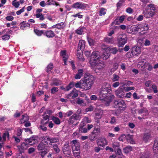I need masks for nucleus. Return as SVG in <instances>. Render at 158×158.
Wrapping results in <instances>:
<instances>
[{"mask_svg": "<svg viewBox=\"0 0 158 158\" xmlns=\"http://www.w3.org/2000/svg\"><path fill=\"white\" fill-rule=\"evenodd\" d=\"M114 104L116 107H122L124 105V101L122 99H117L115 100Z\"/></svg>", "mask_w": 158, "mask_h": 158, "instance_id": "nucleus-10", "label": "nucleus"}, {"mask_svg": "<svg viewBox=\"0 0 158 158\" xmlns=\"http://www.w3.org/2000/svg\"><path fill=\"white\" fill-rule=\"evenodd\" d=\"M56 24L57 29H63L65 27V24L64 22H61Z\"/></svg>", "mask_w": 158, "mask_h": 158, "instance_id": "nucleus-28", "label": "nucleus"}, {"mask_svg": "<svg viewBox=\"0 0 158 158\" xmlns=\"http://www.w3.org/2000/svg\"><path fill=\"white\" fill-rule=\"evenodd\" d=\"M125 137L128 142L131 143H134L133 135L128 134Z\"/></svg>", "mask_w": 158, "mask_h": 158, "instance_id": "nucleus-19", "label": "nucleus"}, {"mask_svg": "<svg viewBox=\"0 0 158 158\" xmlns=\"http://www.w3.org/2000/svg\"><path fill=\"white\" fill-rule=\"evenodd\" d=\"M97 144L100 146L103 147L107 144V142L105 139H100L98 140Z\"/></svg>", "mask_w": 158, "mask_h": 158, "instance_id": "nucleus-15", "label": "nucleus"}, {"mask_svg": "<svg viewBox=\"0 0 158 158\" xmlns=\"http://www.w3.org/2000/svg\"><path fill=\"white\" fill-rule=\"evenodd\" d=\"M125 18L126 16L124 15L117 17L115 20L111 23V26L118 25L122 23Z\"/></svg>", "mask_w": 158, "mask_h": 158, "instance_id": "nucleus-6", "label": "nucleus"}, {"mask_svg": "<svg viewBox=\"0 0 158 158\" xmlns=\"http://www.w3.org/2000/svg\"><path fill=\"white\" fill-rule=\"evenodd\" d=\"M2 38L3 40H7L10 39V35L8 34L4 35L2 36Z\"/></svg>", "mask_w": 158, "mask_h": 158, "instance_id": "nucleus-50", "label": "nucleus"}, {"mask_svg": "<svg viewBox=\"0 0 158 158\" xmlns=\"http://www.w3.org/2000/svg\"><path fill=\"white\" fill-rule=\"evenodd\" d=\"M85 42L83 40H80L79 42L78 48L77 49V52L79 51L80 50H83L85 48Z\"/></svg>", "mask_w": 158, "mask_h": 158, "instance_id": "nucleus-12", "label": "nucleus"}, {"mask_svg": "<svg viewBox=\"0 0 158 158\" xmlns=\"http://www.w3.org/2000/svg\"><path fill=\"white\" fill-rule=\"evenodd\" d=\"M150 137V135L148 133H145L143 137V140L146 142L148 140Z\"/></svg>", "mask_w": 158, "mask_h": 158, "instance_id": "nucleus-42", "label": "nucleus"}, {"mask_svg": "<svg viewBox=\"0 0 158 158\" xmlns=\"http://www.w3.org/2000/svg\"><path fill=\"white\" fill-rule=\"evenodd\" d=\"M43 116V118L41 121V123L43 125H44L48 123L50 116L47 115H44Z\"/></svg>", "mask_w": 158, "mask_h": 158, "instance_id": "nucleus-14", "label": "nucleus"}, {"mask_svg": "<svg viewBox=\"0 0 158 158\" xmlns=\"http://www.w3.org/2000/svg\"><path fill=\"white\" fill-rule=\"evenodd\" d=\"M133 52L135 55L138 56L140 53V50L139 48L136 47V48H135L134 50H133Z\"/></svg>", "mask_w": 158, "mask_h": 158, "instance_id": "nucleus-35", "label": "nucleus"}, {"mask_svg": "<svg viewBox=\"0 0 158 158\" xmlns=\"http://www.w3.org/2000/svg\"><path fill=\"white\" fill-rule=\"evenodd\" d=\"M88 6V4L81 2H77L73 4L72 7L76 9L84 10Z\"/></svg>", "mask_w": 158, "mask_h": 158, "instance_id": "nucleus-5", "label": "nucleus"}, {"mask_svg": "<svg viewBox=\"0 0 158 158\" xmlns=\"http://www.w3.org/2000/svg\"><path fill=\"white\" fill-rule=\"evenodd\" d=\"M126 11L127 13L131 14L133 12V10L131 7H128L126 9Z\"/></svg>", "mask_w": 158, "mask_h": 158, "instance_id": "nucleus-62", "label": "nucleus"}, {"mask_svg": "<svg viewBox=\"0 0 158 158\" xmlns=\"http://www.w3.org/2000/svg\"><path fill=\"white\" fill-rule=\"evenodd\" d=\"M110 54L105 52L103 53L102 56L103 60H106L108 58Z\"/></svg>", "mask_w": 158, "mask_h": 158, "instance_id": "nucleus-48", "label": "nucleus"}, {"mask_svg": "<svg viewBox=\"0 0 158 158\" xmlns=\"http://www.w3.org/2000/svg\"><path fill=\"white\" fill-rule=\"evenodd\" d=\"M94 77L90 74H85L84 80L81 79L80 81L75 83V87L80 88L82 91H86L89 89L94 83Z\"/></svg>", "mask_w": 158, "mask_h": 158, "instance_id": "nucleus-1", "label": "nucleus"}, {"mask_svg": "<svg viewBox=\"0 0 158 158\" xmlns=\"http://www.w3.org/2000/svg\"><path fill=\"white\" fill-rule=\"evenodd\" d=\"M108 50L109 51L110 53L113 54H116L118 52V50L116 47L109 48H108Z\"/></svg>", "mask_w": 158, "mask_h": 158, "instance_id": "nucleus-26", "label": "nucleus"}, {"mask_svg": "<svg viewBox=\"0 0 158 158\" xmlns=\"http://www.w3.org/2000/svg\"><path fill=\"white\" fill-rule=\"evenodd\" d=\"M100 56L99 53L98 52L95 51L93 52L91 55L90 60V64L94 65L95 63V62L98 60H99Z\"/></svg>", "mask_w": 158, "mask_h": 158, "instance_id": "nucleus-4", "label": "nucleus"}, {"mask_svg": "<svg viewBox=\"0 0 158 158\" xmlns=\"http://www.w3.org/2000/svg\"><path fill=\"white\" fill-rule=\"evenodd\" d=\"M84 126H83L82 124H81L79 130L80 131L83 132L84 133H86L87 132V130L85 128H83V127Z\"/></svg>", "mask_w": 158, "mask_h": 158, "instance_id": "nucleus-44", "label": "nucleus"}, {"mask_svg": "<svg viewBox=\"0 0 158 158\" xmlns=\"http://www.w3.org/2000/svg\"><path fill=\"white\" fill-rule=\"evenodd\" d=\"M120 145L119 143H118L117 142H114L113 144V147L115 148H118L119 147Z\"/></svg>", "mask_w": 158, "mask_h": 158, "instance_id": "nucleus-64", "label": "nucleus"}, {"mask_svg": "<svg viewBox=\"0 0 158 158\" xmlns=\"http://www.w3.org/2000/svg\"><path fill=\"white\" fill-rule=\"evenodd\" d=\"M115 92L118 98H123L125 97V92L123 89L122 88L119 87L115 91Z\"/></svg>", "mask_w": 158, "mask_h": 158, "instance_id": "nucleus-8", "label": "nucleus"}, {"mask_svg": "<svg viewBox=\"0 0 158 158\" xmlns=\"http://www.w3.org/2000/svg\"><path fill=\"white\" fill-rule=\"evenodd\" d=\"M20 24L21 25L20 28L21 29L24 30L26 27H29L30 24L27 23H26L25 21L22 22Z\"/></svg>", "mask_w": 158, "mask_h": 158, "instance_id": "nucleus-20", "label": "nucleus"}, {"mask_svg": "<svg viewBox=\"0 0 158 158\" xmlns=\"http://www.w3.org/2000/svg\"><path fill=\"white\" fill-rule=\"evenodd\" d=\"M154 152L158 154V141L156 140L155 141L153 146Z\"/></svg>", "mask_w": 158, "mask_h": 158, "instance_id": "nucleus-21", "label": "nucleus"}, {"mask_svg": "<svg viewBox=\"0 0 158 158\" xmlns=\"http://www.w3.org/2000/svg\"><path fill=\"white\" fill-rule=\"evenodd\" d=\"M35 33L38 36H41L42 34L44 35V32L43 30H39L37 29H34Z\"/></svg>", "mask_w": 158, "mask_h": 158, "instance_id": "nucleus-29", "label": "nucleus"}, {"mask_svg": "<svg viewBox=\"0 0 158 158\" xmlns=\"http://www.w3.org/2000/svg\"><path fill=\"white\" fill-rule=\"evenodd\" d=\"M105 42L108 44H113L114 42L113 38H109V37H106L104 39Z\"/></svg>", "mask_w": 158, "mask_h": 158, "instance_id": "nucleus-23", "label": "nucleus"}, {"mask_svg": "<svg viewBox=\"0 0 158 158\" xmlns=\"http://www.w3.org/2000/svg\"><path fill=\"white\" fill-rule=\"evenodd\" d=\"M47 5H56V6H60V5L58 2L55 1H50V0H48L47 1Z\"/></svg>", "mask_w": 158, "mask_h": 158, "instance_id": "nucleus-22", "label": "nucleus"}, {"mask_svg": "<svg viewBox=\"0 0 158 158\" xmlns=\"http://www.w3.org/2000/svg\"><path fill=\"white\" fill-rule=\"evenodd\" d=\"M44 35L48 38H52L55 36V34L53 31L48 30L44 32Z\"/></svg>", "mask_w": 158, "mask_h": 158, "instance_id": "nucleus-11", "label": "nucleus"}, {"mask_svg": "<svg viewBox=\"0 0 158 158\" xmlns=\"http://www.w3.org/2000/svg\"><path fill=\"white\" fill-rule=\"evenodd\" d=\"M151 87L153 89L154 93H156L158 92V90L157 89V86L155 85H152Z\"/></svg>", "mask_w": 158, "mask_h": 158, "instance_id": "nucleus-55", "label": "nucleus"}, {"mask_svg": "<svg viewBox=\"0 0 158 158\" xmlns=\"http://www.w3.org/2000/svg\"><path fill=\"white\" fill-rule=\"evenodd\" d=\"M102 100L103 102L105 104L106 106H108L110 103L111 101V99H101Z\"/></svg>", "mask_w": 158, "mask_h": 158, "instance_id": "nucleus-51", "label": "nucleus"}, {"mask_svg": "<svg viewBox=\"0 0 158 158\" xmlns=\"http://www.w3.org/2000/svg\"><path fill=\"white\" fill-rule=\"evenodd\" d=\"M76 120L71 116L69 119V124H73L74 125H76L78 122L76 123H75Z\"/></svg>", "mask_w": 158, "mask_h": 158, "instance_id": "nucleus-32", "label": "nucleus"}, {"mask_svg": "<svg viewBox=\"0 0 158 158\" xmlns=\"http://www.w3.org/2000/svg\"><path fill=\"white\" fill-rule=\"evenodd\" d=\"M12 5L16 8H18L19 6V2H14L13 1Z\"/></svg>", "mask_w": 158, "mask_h": 158, "instance_id": "nucleus-63", "label": "nucleus"}, {"mask_svg": "<svg viewBox=\"0 0 158 158\" xmlns=\"http://www.w3.org/2000/svg\"><path fill=\"white\" fill-rule=\"evenodd\" d=\"M138 113L139 114H142L143 113L144 115H146L148 114V111L146 108H143L139 110Z\"/></svg>", "mask_w": 158, "mask_h": 158, "instance_id": "nucleus-27", "label": "nucleus"}, {"mask_svg": "<svg viewBox=\"0 0 158 158\" xmlns=\"http://www.w3.org/2000/svg\"><path fill=\"white\" fill-rule=\"evenodd\" d=\"M78 93L76 89L74 88L71 91V92L68 95V98L72 97L73 99H74L78 96Z\"/></svg>", "mask_w": 158, "mask_h": 158, "instance_id": "nucleus-13", "label": "nucleus"}, {"mask_svg": "<svg viewBox=\"0 0 158 158\" xmlns=\"http://www.w3.org/2000/svg\"><path fill=\"white\" fill-rule=\"evenodd\" d=\"M27 145L28 144L27 143H23L21 145L22 148L20 146H17L20 154H21L23 152V149H26L27 148Z\"/></svg>", "mask_w": 158, "mask_h": 158, "instance_id": "nucleus-17", "label": "nucleus"}, {"mask_svg": "<svg viewBox=\"0 0 158 158\" xmlns=\"http://www.w3.org/2000/svg\"><path fill=\"white\" fill-rule=\"evenodd\" d=\"M52 81L53 82L50 84L51 86H59L60 85L62 84L61 81L57 78H54L52 80Z\"/></svg>", "mask_w": 158, "mask_h": 158, "instance_id": "nucleus-16", "label": "nucleus"}, {"mask_svg": "<svg viewBox=\"0 0 158 158\" xmlns=\"http://www.w3.org/2000/svg\"><path fill=\"white\" fill-rule=\"evenodd\" d=\"M47 152H48L47 151L44 150L39 152V154H40L41 157H43L47 153Z\"/></svg>", "mask_w": 158, "mask_h": 158, "instance_id": "nucleus-59", "label": "nucleus"}, {"mask_svg": "<svg viewBox=\"0 0 158 158\" xmlns=\"http://www.w3.org/2000/svg\"><path fill=\"white\" fill-rule=\"evenodd\" d=\"M73 117L76 121L80 120L81 118V116L80 114H77V113L74 114L72 116Z\"/></svg>", "mask_w": 158, "mask_h": 158, "instance_id": "nucleus-36", "label": "nucleus"}, {"mask_svg": "<svg viewBox=\"0 0 158 158\" xmlns=\"http://www.w3.org/2000/svg\"><path fill=\"white\" fill-rule=\"evenodd\" d=\"M58 88L57 87H53L51 89V93L55 94L58 91Z\"/></svg>", "mask_w": 158, "mask_h": 158, "instance_id": "nucleus-49", "label": "nucleus"}, {"mask_svg": "<svg viewBox=\"0 0 158 158\" xmlns=\"http://www.w3.org/2000/svg\"><path fill=\"white\" fill-rule=\"evenodd\" d=\"M106 10L104 8L102 7L100 8L99 12V14L100 16L104 15L106 13Z\"/></svg>", "mask_w": 158, "mask_h": 158, "instance_id": "nucleus-33", "label": "nucleus"}, {"mask_svg": "<svg viewBox=\"0 0 158 158\" xmlns=\"http://www.w3.org/2000/svg\"><path fill=\"white\" fill-rule=\"evenodd\" d=\"M25 8V7L24 6L20 10L17 11L16 12L17 15H20L24 11Z\"/></svg>", "mask_w": 158, "mask_h": 158, "instance_id": "nucleus-58", "label": "nucleus"}, {"mask_svg": "<svg viewBox=\"0 0 158 158\" xmlns=\"http://www.w3.org/2000/svg\"><path fill=\"white\" fill-rule=\"evenodd\" d=\"M132 149V148L131 146H127L123 149V151L125 153H128L131 152Z\"/></svg>", "mask_w": 158, "mask_h": 158, "instance_id": "nucleus-31", "label": "nucleus"}, {"mask_svg": "<svg viewBox=\"0 0 158 158\" xmlns=\"http://www.w3.org/2000/svg\"><path fill=\"white\" fill-rule=\"evenodd\" d=\"M45 144L42 142L40 143L37 146V148L39 150H43L45 149Z\"/></svg>", "mask_w": 158, "mask_h": 158, "instance_id": "nucleus-30", "label": "nucleus"}, {"mask_svg": "<svg viewBox=\"0 0 158 158\" xmlns=\"http://www.w3.org/2000/svg\"><path fill=\"white\" fill-rule=\"evenodd\" d=\"M113 77L112 79V81L113 82L118 81L119 78V76L115 74H114L113 75Z\"/></svg>", "mask_w": 158, "mask_h": 158, "instance_id": "nucleus-47", "label": "nucleus"}, {"mask_svg": "<svg viewBox=\"0 0 158 158\" xmlns=\"http://www.w3.org/2000/svg\"><path fill=\"white\" fill-rule=\"evenodd\" d=\"M143 30H142V31L148 30L149 29V27H148V24L147 23H143Z\"/></svg>", "mask_w": 158, "mask_h": 158, "instance_id": "nucleus-52", "label": "nucleus"}, {"mask_svg": "<svg viewBox=\"0 0 158 158\" xmlns=\"http://www.w3.org/2000/svg\"><path fill=\"white\" fill-rule=\"evenodd\" d=\"M148 6L150 8V10L156 11V9L154 5L153 4H150L148 5Z\"/></svg>", "mask_w": 158, "mask_h": 158, "instance_id": "nucleus-60", "label": "nucleus"}, {"mask_svg": "<svg viewBox=\"0 0 158 158\" xmlns=\"http://www.w3.org/2000/svg\"><path fill=\"white\" fill-rule=\"evenodd\" d=\"M7 136V137H9V134L8 131H6L4 133L2 136V138L4 140H6V137Z\"/></svg>", "mask_w": 158, "mask_h": 158, "instance_id": "nucleus-56", "label": "nucleus"}, {"mask_svg": "<svg viewBox=\"0 0 158 158\" xmlns=\"http://www.w3.org/2000/svg\"><path fill=\"white\" fill-rule=\"evenodd\" d=\"M80 152H74V156L75 158H80L81 156L80 155Z\"/></svg>", "mask_w": 158, "mask_h": 158, "instance_id": "nucleus-57", "label": "nucleus"}, {"mask_svg": "<svg viewBox=\"0 0 158 158\" xmlns=\"http://www.w3.org/2000/svg\"><path fill=\"white\" fill-rule=\"evenodd\" d=\"M127 38L125 34L120 35L117 39L118 46L119 47H122L127 42Z\"/></svg>", "mask_w": 158, "mask_h": 158, "instance_id": "nucleus-2", "label": "nucleus"}, {"mask_svg": "<svg viewBox=\"0 0 158 158\" xmlns=\"http://www.w3.org/2000/svg\"><path fill=\"white\" fill-rule=\"evenodd\" d=\"M77 103L81 105L82 106H84L86 105L88 103L85 102L84 101H83L82 99H77Z\"/></svg>", "mask_w": 158, "mask_h": 158, "instance_id": "nucleus-34", "label": "nucleus"}, {"mask_svg": "<svg viewBox=\"0 0 158 158\" xmlns=\"http://www.w3.org/2000/svg\"><path fill=\"white\" fill-rule=\"evenodd\" d=\"M76 33L78 35H81L84 32L83 29L82 28H79L78 29L76 30L75 31Z\"/></svg>", "mask_w": 158, "mask_h": 158, "instance_id": "nucleus-43", "label": "nucleus"}, {"mask_svg": "<svg viewBox=\"0 0 158 158\" xmlns=\"http://www.w3.org/2000/svg\"><path fill=\"white\" fill-rule=\"evenodd\" d=\"M100 132V129L99 128H95L92 132V133L95 134H98Z\"/></svg>", "mask_w": 158, "mask_h": 158, "instance_id": "nucleus-54", "label": "nucleus"}, {"mask_svg": "<svg viewBox=\"0 0 158 158\" xmlns=\"http://www.w3.org/2000/svg\"><path fill=\"white\" fill-rule=\"evenodd\" d=\"M36 139L35 138V137H32L31 138L28 139H25V141L27 142H28L29 143H31L33 141H35L36 140Z\"/></svg>", "mask_w": 158, "mask_h": 158, "instance_id": "nucleus-41", "label": "nucleus"}, {"mask_svg": "<svg viewBox=\"0 0 158 158\" xmlns=\"http://www.w3.org/2000/svg\"><path fill=\"white\" fill-rule=\"evenodd\" d=\"M52 147L53 148V150L56 153H58L60 152V150L58 147V145L57 144L53 145Z\"/></svg>", "mask_w": 158, "mask_h": 158, "instance_id": "nucleus-39", "label": "nucleus"}, {"mask_svg": "<svg viewBox=\"0 0 158 158\" xmlns=\"http://www.w3.org/2000/svg\"><path fill=\"white\" fill-rule=\"evenodd\" d=\"M48 138H50L48 136H46L45 138L43 137V138H42V139L44 140L45 143H46L47 144L51 145V141H50V140H48Z\"/></svg>", "mask_w": 158, "mask_h": 158, "instance_id": "nucleus-46", "label": "nucleus"}, {"mask_svg": "<svg viewBox=\"0 0 158 158\" xmlns=\"http://www.w3.org/2000/svg\"><path fill=\"white\" fill-rule=\"evenodd\" d=\"M53 64L52 63H50L47 66L46 68V72L48 73H52L51 70L53 68Z\"/></svg>", "mask_w": 158, "mask_h": 158, "instance_id": "nucleus-18", "label": "nucleus"}, {"mask_svg": "<svg viewBox=\"0 0 158 158\" xmlns=\"http://www.w3.org/2000/svg\"><path fill=\"white\" fill-rule=\"evenodd\" d=\"M68 142H66L63 148L64 154L66 156H69L71 154V149L69 147Z\"/></svg>", "mask_w": 158, "mask_h": 158, "instance_id": "nucleus-7", "label": "nucleus"}, {"mask_svg": "<svg viewBox=\"0 0 158 158\" xmlns=\"http://www.w3.org/2000/svg\"><path fill=\"white\" fill-rule=\"evenodd\" d=\"M75 83L74 82H71L66 86L65 91H68L74 86H75Z\"/></svg>", "mask_w": 158, "mask_h": 158, "instance_id": "nucleus-24", "label": "nucleus"}, {"mask_svg": "<svg viewBox=\"0 0 158 158\" xmlns=\"http://www.w3.org/2000/svg\"><path fill=\"white\" fill-rule=\"evenodd\" d=\"M99 99H114V96L111 94H104L101 92L99 94Z\"/></svg>", "mask_w": 158, "mask_h": 158, "instance_id": "nucleus-9", "label": "nucleus"}, {"mask_svg": "<svg viewBox=\"0 0 158 158\" xmlns=\"http://www.w3.org/2000/svg\"><path fill=\"white\" fill-rule=\"evenodd\" d=\"M48 140L51 141V145H52V143H55L59 142V139L57 138H48Z\"/></svg>", "mask_w": 158, "mask_h": 158, "instance_id": "nucleus-45", "label": "nucleus"}, {"mask_svg": "<svg viewBox=\"0 0 158 158\" xmlns=\"http://www.w3.org/2000/svg\"><path fill=\"white\" fill-rule=\"evenodd\" d=\"M95 62V63L94 65H93L92 64H90V65L92 67L95 69V71H96L98 70H102L105 67V64L104 62L99 60H98Z\"/></svg>", "mask_w": 158, "mask_h": 158, "instance_id": "nucleus-3", "label": "nucleus"}, {"mask_svg": "<svg viewBox=\"0 0 158 158\" xmlns=\"http://www.w3.org/2000/svg\"><path fill=\"white\" fill-rule=\"evenodd\" d=\"M52 120L56 124H59L60 123V119L58 118L53 116L52 117Z\"/></svg>", "mask_w": 158, "mask_h": 158, "instance_id": "nucleus-37", "label": "nucleus"}, {"mask_svg": "<svg viewBox=\"0 0 158 158\" xmlns=\"http://www.w3.org/2000/svg\"><path fill=\"white\" fill-rule=\"evenodd\" d=\"M118 64L117 62H115L113 65V68L111 69V72H113L116 71L118 68Z\"/></svg>", "mask_w": 158, "mask_h": 158, "instance_id": "nucleus-38", "label": "nucleus"}, {"mask_svg": "<svg viewBox=\"0 0 158 158\" xmlns=\"http://www.w3.org/2000/svg\"><path fill=\"white\" fill-rule=\"evenodd\" d=\"M144 16L146 18H149L151 17V15L148 11H146L144 12Z\"/></svg>", "mask_w": 158, "mask_h": 158, "instance_id": "nucleus-61", "label": "nucleus"}, {"mask_svg": "<svg viewBox=\"0 0 158 158\" xmlns=\"http://www.w3.org/2000/svg\"><path fill=\"white\" fill-rule=\"evenodd\" d=\"M91 122V120L89 119L87 117H85L83 118V121L81 122V124H82L83 126H85L86 123H90Z\"/></svg>", "mask_w": 158, "mask_h": 158, "instance_id": "nucleus-25", "label": "nucleus"}, {"mask_svg": "<svg viewBox=\"0 0 158 158\" xmlns=\"http://www.w3.org/2000/svg\"><path fill=\"white\" fill-rule=\"evenodd\" d=\"M143 24H139L136 25L135 27V28L137 30L139 29L141 30L142 29H143Z\"/></svg>", "mask_w": 158, "mask_h": 158, "instance_id": "nucleus-53", "label": "nucleus"}, {"mask_svg": "<svg viewBox=\"0 0 158 158\" xmlns=\"http://www.w3.org/2000/svg\"><path fill=\"white\" fill-rule=\"evenodd\" d=\"M115 152H116V155H118V156H119V157L120 158H122L123 155L122 153L121 150L120 149L118 148L117 152L115 150Z\"/></svg>", "mask_w": 158, "mask_h": 158, "instance_id": "nucleus-40", "label": "nucleus"}]
</instances>
